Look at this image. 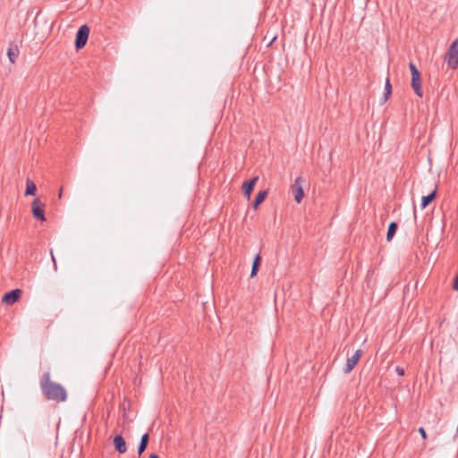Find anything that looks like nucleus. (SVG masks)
<instances>
[{
  "label": "nucleus",
  "mask_w": 458,
  "mask_h": 458,
  "mask_svg": "<svg viewBox=\"0 0 458 458\" xmlns=\"http://www.w3.org/2000/svg\"><path fill=\"white\" fill-rule=\"evenodd\" d=\"M303 182L304 180L302 179V177L299 176L294 180V182L292 185V191L293 193L294 199L297 203H300L304 197V191L302 188Z\"/></svg>",
  "instance_id": "nucleus-6"
},
{
  "label": "nucleus",
  "mask_w": 458,
  "mask_h": 458,
  "mask_svg": "<svg viewBox=\"0 0 458 458\" xmlns=\"http://www.w3.org/2000/svg\"><path fill=\"white\" fill-rule=\"evenodd\" d=\"M61 195H62V189L60 190V192H59V198H61Z\"/></svg>",
  "instance_id": "nucleus-25"
},
{
  "label": "nucleus",
  "mask_w": 458,
  "mask_h": 458,
  "mask_svg": "<svg viewBox=\"0 0 458 458\" xmlns=\"http://www.w3.org/2000/svg\"><path fill=\"white\" fill-rule=\"evenodd\" d=\"M419 433H420V435L421 436V437H422L423 439H427V433H426V431H425L424 428L420 427V428H419Z\"/></svg>",
  "instance_id": "nucleus-19"
},
{
  "label": "nucleus",
  "mask_w": 458,
  "mask_h": 458,
  "mask_svg": "<svg viewBox=\"0 0 458 458\" xmlns=\"http://www.w3.org/2000/svg\"><path fill=\"white\" fill-rule=\"evenodd\" d=\"M437 196V189H435L432 192L428 194L427 196H423L421 199L420 207L422 209L427 208L436 198Z\"/></svg>",
  "instance_id": "nucleus-13"
},
{
  "label": "nucleus",
  "mask_w": 458,
  "mask_h": 458,
  "mask_svg": "<svg viewBox=\"0 0 458 458\" xmlns=\"http://www.w3.org/2000/svg\"><path fill=\"white\" fill-rule=\"evenodd\" d=\"M397 229H398L397 223L391 222L389 224L388 228H387V233H386V240H387V242H390L393 239V237L394 236Z\"/></svg>",
  "instance_id": "nucleus-16"
},
{
  "label": "nucleus",
  "mask_w": 458,
  "mask_h": 458,
  "mask_svg": "<svg viewBox=\"0 0 458 458\" xmlns=\"http://www.w3.org/2000/svg\"><path fill=\"white\" fill-rule=\"evenodd\" d=\"M260 264H261V256L259 253H258L254 257V259L252 262L251 272H250L251 278L257 276L259 267H260Z\"/></svg>",
  "instance_id": "nucleus-12"
},
{
  "label": "nucleus",
  "mask_w": 458,
  "mask_h": 458,
  "mask_svg": "<svg viewBox=\"0 0 458 458\" xmlns=\"http://www.w3.org/2000/svg\"><path fill=\"white\" fill-rule=\"evenodd\" d=\"M267 193L268 192L266 190V191H261L257 194V196L252 203V207L254 209H257L259 208V206L265 200V199L267 196Z\"/></svg>",
  "instance_id": "nucleus-14"
},
{
  "label": "nucleus",
  "mask_w": 458,
  "mask_h": 458,
  "mask_svg": "<svg viewBox=\"0 0 458 458\" xmlns=\"http://www.w3.org/2000/svg\"><path fill=\"white\" fill-rule=\"evenodd\" d=\"M31 211L33 217L38 221H45V204L38 199L35 198L32 201Z\"/></svg>",
  "instance_id": "nucleus-5"
},
{
  "label": "nucleus",
  "mask_w": 458,
  "mask_h": 458,
  "mask_svg": "<svg viewBox=\"0 0 458 458\" xmlns=\"http://www.w3.org/2000/svg\"><path fill=\"white\" fill-rule=\"evenodd\" d=\"M409 68L411 74V88L419 98L423 97V90L421 88L420 73L413 63L409 64Z\"/></svg>",
  "instance_id": "nucleus-3"
},
{
  "label": "nucleus",
  "mask_w": 458,
  "mask_h": 458,
  "mask_svg": "<svg viewBox=\"0 0 458 458\" xmlns=\"http://www.w3.org/2000/svg\"><path fill=\"white\" fill-rule=\"evenodd\" d=\"M258 179H259L258 177H254V178L243 182V184H242L243 194L246 195L248 197V199L250 198Z\"/></svg>",
  "instance_id": "nucleus-10"
},
{
  "label": "nucleus",
  "mask_w": 458,
  "mask_h": 458,
  "mask_svg": "<svg viewBox=\"0 0 458 458\" xmlns=\"http://www.w3.org/2000/svg\"><path fill=\"white\" fill-rule=\"evenodd\" d=\"M149 458H159V456L157 454H149Z\"/></svg>",
  "instance_id": "nucleus-23"
},
{
  "label": "nucleus",
  "mask_w": 458,
  "mask_h": 458,
  "mask_svg": "<svg viewBox=\"0 0 458 458\" xmlns=\"http://www.w3.org/2000/svg\"><path fill=\"white\" fill-rule=\"evenodd\" d=\"M395 372L399 375V376H403L404 375V369L399 366H397L395 368Z\"/></svg>",
  "instance_id": "nucleus-20"
},
{
  "label": "nucleus",
  "mask_w": 458,
  "mask_h": 458,
  "mask_svg": "<svg viewBox=\"0 0 458 458\" xmlns=\"http://www.w3.org/2000/svg\"><path fill=\"white\" fill-rule=\"evenodd\" d=\"M37 191L36 184L33 181L30 179H27L26 181V190H25V195H31L34 196Z\"/></svg>",
  "instance_id": "nucleus-17"
},
{
  "label": "nucleus",
  "mask_w": 458,
  "mask_h": 458,
  "mask_svg": "<svg viewBox=\"0 0 458 458\" xmlns=\"http://www.w3.org/2000/svg\"><path fill=\"white\" fill-rule=\"evenodd\" d=\"M19 53L20 52H19L18 46L14 43H10L8 51H7V55H8L9 61L12 64L15 63V61L19 55Z\"/></svg>",
  "instance_id": "nucleus-11"
},
{
  "label": "nucleus",
  "mask_w": 458,
  "mask_h": 458,
  "mask_svg": "<svg viewBox=\"0 0 458 458\" xmlns=\"http://www.w3.org/2000/svg\"><path fill=\"white\" fill-rule=\"evenodd\" d=\"M148 440H149V436L148 433H145L144 435H142V437L140 438V442L138 446V454L139 455H141L143 454V452L146 450L148 444Z\"/></svg>",
  "instance_id": "nucleus-15"
},
{
  "label": "nucleus",
  "mask_w": 458,
  "mask_h": 458,
  "mask_svg": "<svg viewBox=\"0 0 458 458\" xmlns=\"http://www.w3.org/2000/svg\"><path fill=\"white\" fill-rule=\"evenodd\" d=\"M21 293L22 291L21 289H13L4 294L2 302L6 305H13L21 299Z\"/></svg>",
  "instance_id": "nucleus-8"
},
{
  "label": "nucleus",
  "mask_w": 458,
  "mask_h": 458,
  "mask_svg": "<svg viewBox=\"0 0 458 458\" xmlns=\"http://www.w3.org/2000/svg\"><path fill=\"white\" fill-rule=\"evenodd\" d=\"M114 449L119 453V454H124L127 450V446H126V442L124 440V438L123 437L122 435H116L114 437Z\"/></svg>",
  "instance_id": "nucleus-9"
},
{
  "label": "nucleus",
  "mask_w": 458,
  "mask_h": 458,
  "mask_svg": "<svg viewBox=\"0 0 458 458\" xmlns=\"http://www.w3.org/2000/svg\"><path fill=\"white\" fill-rule=\"evenodd\" d=\"M453 289L458 292V276L455 277L454 281Z\"/></svg>",
  "instance_id": "nucleus-21"
},
{
  "label": "nucleus",
  "mask_w": 458,
  "mask_h": 458,
  "mask_svg": "<svg viewBox=\"0 0 458 458\" xmlns=\"http://www.w3.org/2000/svg\"><path fill=\"white\" fill-rule=\"evenodd\" d=\"M445 62L452 70H455L458 67V38L450 45L445 55Z\"/></svg>",
  "instance_id": "nucleus-2"
},
{
  "label": "nucleus",
  "mask_w": 458,
  "mask_h": 458,
  "mask_svg": "<svg viewBox=\"0 0 458 458\" xmlns=\"http://www.w3.org/2000/svg\"><path fill=\"white\" fill-rule=\"evenodd\" d=\"M413 214H414V217L416 218V208L415 207H414Z\"/></svg>",
  "instance_id": "nucleus-24"
},
{
  "label": "nucleus",
  "mask_w": 458,
  "mask_h": 458,
  "mask_svg": "<svg viewBox=\"0 0 458 458\" xmlns=\"http://www.w3.org/2000/svg\"><path fill=\"white\" fill-rule=\"evenodd\" d=\"M51 257H52V260H53V263H54V267L56 270L57 265H56V261H55V259L52 251H51Z\"/></svg>",
  "instance_id": "nucleus-22"
},
{
  "label": "nucleus",
  "mask_w": 458,
  "mask_h": 458,
  "mask_svg": "<svg viewBox=\"0 0 458 458\" xmlns=\"http://www.w3.org/2000/svg\"><path fill=\"white\" fill-rule=\"evenodd\" d=\"M39 386L42 395L47 401L64 403L67 400V391L61 384L51 379L49 371L42 374L39 379Z\"/></svg>",
  "instance_id": "nucleus-1"
},
{
  "label": "nucleus",
  "mask_w": 458,
  "mask_h": 458,
  "mask_svg": "<svg viewBox=\"0 0 458 458\" xmlns=\"http://www.w3.org/2000/svg\"><path fill=\"white\" fill-rule=\"evenodd\" d=\"M391 94H392V85L390 83L389 79H386V85H385V92H384L385 100L388 99V98L390 97Z\"/></svg>",
  "instance_id": "nucleus-18"
},
{
  "label": "nucleus",
  "mask_w": 458,
  "mask_h": 458,
  "mask_svg": "<svg viewBox=\"0 0 458 458\" xmlns=\"http://www.w3.org/2000/svg\"><path fill=\"white\" fill-rule=\"evenodd\" d=\"M89 35V28L88 25L84 24L79 28L75 37V48L77 50L83 48L88 41Z\"/></svg>",
  "instance_id": "nucleus-4"
},
{
  "label": "nucleus",
  "mask_w": 458,
  "mask_h": 458,
  "mask_svg": "<svg viewBox=\"0 0 458 458\" xmlns=\"http://www.w3.org/2000/svg\"><path fill=\"white\" fill-rule=\"evenodd\" d=\"M362 353V350L359 349L351 357L347 359L345 366L343 369L344 373L349 374L355 368L360 359L361 358Z\"/></svg>",
  "instance_id": "nucleus-7"
}]
</instances>
